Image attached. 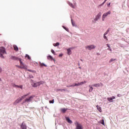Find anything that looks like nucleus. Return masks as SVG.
<instances>
[{"mask_svg": "<svg viewBox=\"0 0 129 129\" xmlns=\"http://www.w3.org/2000/svg\"><path fill=\"white\" fill-rule=\"evenodd\" d=\"M19 61H20L21 66H16L17 67H18V68H21V69H27V66L24 64V63H23V61H22V60L21 59V58H20Z\"/></svg>", "mask_w": 129, "mask_h": 129, "instance_id": "1", "label": "nucleus"}, {"mask_svg": "<svg viewBox=\"0 0 129 129\" xmlns=\"http://www.w3.org/2000/svg\"><path fill=\"white\" fill-rule=\"evenodd\" d=\"M6 53V49H5V48L4 47H0V57L1 58H5V56H4V54Z\"/></svg>", "mask_w": 129, "mask_h": 129, "instance_id": "2", "label": "nucleus"}, {"mask_svg": "<svg viewBox=\"0 0 129 129\" xmlns=\"http://www.w3.org/2000/svg\"><path fill=\"white\" fill-rule=\"evenodd\" d=\"M34 97H35V96H30L28 98H26L25 101L23 102L22 104H24L25 102H31L32 99H33Z\"/></svg>", "mask_w": 129, "mask_h": 129, "instance_id": "3", "label": "nucleus"}, {"mask_svg": "<svg viewBox=\"0 0 129 129\" xmlns=\"http://www.w3.org/2000/svg\"><path fill=\"white\" fill-rule=\"evenodd\" d=\"M75 125L76 126V129H83V126H82V125L78 123L77 121L75 122Z\"/></svg>", "mask_w": 129, "mask_h": 129, "instance_id": "4", "label": "nucleus"}, {"mask_svg": "<svg viewBox=\"0 0 129 129\" xmlns=\"http://www.w3.org/2000/svg\"><path fill=\"white\" fill-rule=\"evenodd\" d=\"M110 14H111V12L110 11L104 13L102 16V21H104V19H105V18H106L108 15H110Z\"/></svg>", "mask_w": 129, "mask_h": 129, "instance_id": "5", "label": "nucleus"}, {"mask_svg": "<svg viewBox=\"0 0 129 129\" xmlns=\"http://www.w3.org/2000/svg\"><path fill=\"white\" fill-rule=\"evenodd\" d=\"M96 48V46L94 45H90L87 46H86V49L88 50H91L92 49H95Z\"/></svg>", "mask_w": 129, "mask_h": 129, "instance_id": "6", "label": "nucleus"}, {"mask_svg": "<svg viewBox=\"0 0 129 129\" xmlns=\"http://www.w3.org/2000/svg\"><path fill=\"white\" fill-rule=\"evenodd\" d=\"M23 98L21 97V98H18L17 100H16L14 103H13V104L14 105H17V104H18V103H20V102H21Z\"/></svg>", "mask_w": 129, "mask_h": 129, "instance_id": "7", "label": "nucleus"}, {"mask_svg": "<svg viewBox=\"0 0 129 129\" xmlns=\"http://www.w3.org/2000/svg\"><path fill=\"white\" fill-rule=\"evenodd\" d=\"M33 87H37V86H40L41 85V82H38L34 83L33 84H32Z\"/></svg>", "mask_w": 129, "mask_h": 129, "instance_id": "8", "label": "nucleus"}, {"mask_svg": "<svg viewBox=\"0 0 129 129\" xmlns=\"http://www.w3.org/2000/svg\"><path fill=\"white\" fill-rule=\"evenodd\" d=\"M113 99H115V97L112 96L110 98H107V100L109 101V102H113Z\"/></svg>", "mask_w": 129, "mask_h": 129, "instance_id": "9", "label": "nucleus"}, {"mask_svg": "<svg viewBox=\"0 0 129 129\" xmlns=\"http://www.w3.org/2000/svg\"><path fill=\"white\" fill-rule=\"evenodd\" d=\"M13 87H16L17 88H21V89H23V86L21 85V86H18L16 84H14L13 85Z\"/></svg>", "mask_w": 129, "mask_h": 129, "instance_id": "10", "label": "nucleus"}, {"mask_svg": "<svg viewBox=\"0 0 129 129\" xmlns=\"http://www.w3.org/2000/svg\"><path fill=\"white\" fill-rule=\"evenodd\" d=\"M21 128L22 129H27V125L23 122L21 125Z\"/></svg>", "mask_w": 129, "mask_h": 129, "instance_id": "11", "label": "nucleus"}, {"mask_svg": "<svg viewBox=\"0 0 129 129\" xmlns=\"http://www.w3.org/2000/svg\"><path fill=\"white\" fill-rule=\"evenodd\" d=\"M66 119L68 121V122H69V123H72V120H71V119H70V117H66Z\"/></svg>", "mask_w": 129, "mask_h": 129, "instance_id": "12", "label": "nucleus"}, {"mask_svg": "<svg viewBox=\"0 0 129 129\" xmlns=\"http://www.w3.org/2000/svg\"><path fill=\"white\" fill-rule=\"evenodd\" d=\"M101 16V15L100 14V13L98 14L95 18V21H97L100 18Z\"/></svg>", "mask_w": 129, "mask_h": 129, "instance_id": "13", "label": "nucleus"}, {"mask_svg": "<svg viewBox=\"0 0 129 129\" xmlns=\"http://www.w3.org/2000/svg\"><path fill=\"white\" fill-rule=\"evenodd\" d=\"M13 48L14 49V50L16 51V52H18V51H19V48L17 45H13Z\"/></svg>", "mask_w": 129, "mask_h": 129, "instance_id": "14", "label": "nucleus"}, {"mask_svg": "<svg viewBox=\"0 0 129 129\" xmlns=\"http://www.w3.org/2000/svg\"><path fill=\"white\" fill-rule=\"evenodd\" d=\"M92 86L93 87H99L100 86V84L99 83L94 84L93 85H92Z\"/></svg>", "mask_w": 129, "mask_h": 129, "instance_id": "15", "label": "nucleus"}, {"mask_svg": "<svg viewBox=\"0 0 129 129\" xmlns=\"http://www.w3.org/2000/svg\"><path fill=\"white\" fill-rule=\"evenodd\" d=\"M96 107L100 112H102V110L101 109V107L100 106L97 105Z\"/></svg>", "mask_w": 129, "mask_h": 129, "instance_id": "16", "label": "nucleus"}, {"mask_svg": "<svg viewBox=\"0 0 129 129\" xmlns=\"http://www.w3.org/2000/svg\"><path fill=\"white\" fill-rule=\"evenodd\" d=\"M67 110V109H66L65 108L60 109V111L61 112H63V113H65Z\"/></svg>", "mask_w": 129, "mask_h": 129, "instance_id": "17", "label": "nucleus"}, {"mask_svg": "<svg viewBox=\"0 0 129 129\" xmlns=\"http://www.w3.org/2000/svg\"><path fill=\"white\" fill-rule=\"evenodd\" d=\"M47 59L48 60H53V61H55V59H53V57H52V56L51 55H49L48 56H47Z\"/></svg>", "mask_w": 129, "mask_h": 129, "instance_id": "18", "label": "nucleus"}, {"mask_svg": "<svg viewBox=\"0 0 129 129\" xmlns=\"http://www.w3.org/2000/svg\"><path fill=\"white\" fill-rule=\"evenodd\" d=\"M67 52H68V55H71V49H70V48H68L67 49Z\"/></svg>", "mask_w": 129, "mask_h": 129, "instance_id": "19", "label": "nucleus"}, {"mask_svg": "<svg viewBox=\"0 0 129 129\" xmlns=\"http://www.w3.org/2000/svg\"><path fill=\"white\" fill-rule=\"evenodd\" d=\"M89 87H90V89L89 90V92H92V91L93 90V88L90 85H89Z\"/></svg>", "mask_w": 129, "mask_h": 129, "instance_id": "20", "label": "nucleus"}, {"mask_svg": "<svg viewBox=\"0 0 129 129\" xmlns=\"http://www.w3.org/2000/svg\"><path fill=\"white\" fill-rule=\"evenodd\" d=\"M40 66L41 67H43V66H44V67H47V65L45 64L44 63H40Z\"/></svg>", "mask_w": 129, "mask_h": 129, "instance_id": "21", "label": "nucleus"}, {"mask_svg": "<svg viewBox=\"0 0 129 129\" xmlns=\"http://www.w3.org/2000/svg\"><path fill=\"white\" fill-rule=\"evenodd\" d=\"M86 83V81L81 82L80 83H79V85H83V84H85Z\"/></svg>", "mask_w": 129, "mask_h": 129, "instance_id": "22", "label": "nucleus"}, {"mask_svg": "<svg viewBox=\"0 0 129 129\" xmlns=\"http://www.w3.org/2000/svg\"><path fill=\"white\" fill-rule=\"evenodd\" d=\"M59 45H60L59 42H56V43L53 44L54 47H57V46H59Z\"/></svg>", "mask_w": 129, "mask_h": 129, "instance_id": "23", "label": "nucleus"}, {"mask_svg": "<svg viewBox=\"0 0 129 129\" xmlns=\"http://www.w3.org/2000/svg\"><path fill=\"white\" fill-rule=\"evenodd\" d=\"M25 57L27 58L28 60H31V57L28 54H26Z\"/></svg>", "mask_w": 129, "mask_h": 129, "instance_id": "24", "label": "nucleus"}, {"mask_svg": "<svg viewBox=\"0 0 129 129\" xmlns=\"http://www.w3.org/2000/svg\"><path fill=\"white\" fill-rule=\"evenodd\" d=\"M116 60V59H115V58H111L109 60V63H111V62H113V61H115Z\"/></svg>", "mask_w": 129, "mask_h": 129, "instance_id": "25", "label": "nucleus"}, {"mask_svg": "<svg viewBox=\"0 0 129 129\" xmlns=\"http://www.w3.org/2000/svg\"><path fill=\"white\" fill-rule=\"evenodd\" d=\"M62 28L67 32H69V29L66 28L65 26H62Z\"/></svg>", "mask_w": 129, "mask_h": 129, "instance_id": "26", "label": "nucleus"}, {"mask_svg": "<svg viewBox=\"0 0 129 129\" xmlns=\"http://www.w3.org/2000/svg\"><path fill=\"white\" fill-rule=\"evenodd\" d=\"M69 5L70 7H71V8H74V6L73 5V4L72 3H69Z\"/></svg>", "mask_w": 129, "mask_h": 129, "instance_id": "27", "label": "nucleus"}, {"mask_svg": "<svg viewBox=\"0 0 129 129\" xmlns=\"http://www.w3.org/2000/svg\"><path fill=\"white\" fill-rule=\"evenodd\" d=\"M71 22H72V24L73 26L74 27V26H75V22L73 21V19L71 20Z\"/></svg>", "mask_w": 129, "mask_h": 129, "instance_id": "28", "label": "nucleus"}, {"mask_svg": "<svg viewBox=\"0 0 129 129\" xmlns=\"http://www.w3.org/2000/svg\"><path fill=\"white\" fill-rule=\"evenodd\" d=\"M12 58L13 60H18V59H19L18 57H16V56H12Z\"/></svg>", "mask_w": 129, "mask_h": 129, "instance_id": "29", "label": "nucleus"}, {"mask_svg": "<svg viewBox=\"0 0 129 129\" xmlns=\"http://www.w3.org/2000/svg\"><path fill=\"white\" fill-rule=\"evenodd\" d=\"M28 95H29V94L24 95L23 96L21 97V98H22V99H24V98H25L26 96H28Z\"/></svg>", "mask_w": 129, "mask_h": 129, "instance_id": "30", "label": "nucleus"}, {"mask_svg": "<svg viewBox=\"0 0 129 129\" xmlns=\"http://www.w3.org/2000/svg\"><path fill=\"white\" fill-rule=\"evenodd\" d=\"M58 91H61V92H62V91H66V90H65V89H59Z\"/></svg>", "mask_w": 129, "mask_h": 129, "instance_id": "31", "label": "nucleus"}, {"mask_svg": "<svg viewBox=\"0 0 129 129\" xmlns=\"http://www.w3.org/2000/svg\"><path fill=\"white\" fill-rule=\"evenodd\" d=\"M104 39H105V40H106V41L108 40V39H107V37H106V36L104 35Z\"/></svg>", "mask_w": 129, "mask_h": 129, "instance_id": "32", "label": "nucleus"}, {"mask_svg": "<svg viewBox=\"0 0 129 129\" xmlns=\"http://www.w3.org/2000/svg\"><path fill=\"white\" fill-rule=\"evenodd\" d=\"M51 53H52V54H54V55H55V51H54V50L51 49Z\"/></svg>", "mask_w": 129, "mask_h": 129, "instance_id": "33", "label": "nucleus"}, {"mask_svg": "<svg viewBox=\"0 0 129 129\" xmlns=\"http://www.w3.org/2000/svg\"><path fill=\"white\" fill-rule=\"evenodd\" d=\"M107 0H105L104 1V2L101 4V6H103V5H104V4H105V3H106Z\"/></svg>", "mask_w": 129, "mask_h": 129, "instance_id": "34", "label": "nucleus"}, {"mask_svg": "<svg viewBox=\"0 0 129 129\" xmlns=\"http://www.w3.org/2000/svg\"><path fill=\"white\" fill-rule=\"evenodd\" d=\"M74 86H75H75H80L79 83H78V84L75 83V84H74Z\"/></svg>", "mask_w": 129, "mask_h": 129, "instance_id": "35", "label": "nucleus"}, {"mask_svg": "<svg viewBox=\"0 0 129 129\" xmlns=\"http://www.w3.org/2000/svg\"><path fill=\"white\" fill-rule=\"evenodd\" d=\"M49 103H54V99L51 101H49Z\"/></svg>", "mask_w": 129, "mask_h": 129, "instance_id": "36", "label": "nucleus"}, {"mask_svg": "<svg viewBox=\"0 0 129 129\" xmlns=\"http://www.w3.org/2000/svg\"><path fill=\"white\" fill-rule=\"evenodd\" d=\"M102 124H103V125H104V120H102V122L101 123Z\"/></svg>", "mask_w": 129, "mask_h": 129, "instance_id": "37", "label": "nucleus"}, {"mask_svg": "<svg viewBox=\"0 0 129 129\" xmlns=\"http://www.w3.org/2000/svg\"><path fill=\"white\" fill-rule=\"evenodd\" d=\"M107 34H108V32H107V31H106V32H105V33L104 34V35H107Z\"/></svg>", "mask_w": 129, "mask_h": 129, "instance_id": "38", "label": "nucleus"}, {"mask_svg": "<svg viewBox=\"0 0 129 129\" xmlns=\"http://www.w3.org/2000/svg\"><path fill=\"white\" fill-rule=\"evenodd\" d=\"M28 71H29V72H34V71H33L31 70H28Z\"/></svg>", "mask_w": 129, "mask_h": 129, "instance_id": "39", "label": "nucleus"}, {"mask_svg": "<svg viewBox=\"0 0 129 129\" xmlns=\"http://www.w3.org/2000/svg\"><path fill=\"white\" fill-rule=\"evenodd\" d=\"M75 87L74 85H72L70 86V87Z\"/></svg>", "mask_w": 129, "mask_h": 129, "instance_id": "40", "label": "nucleus"}, {"mask_svg": "<svg viewBox=\"0 0 129 129\" xmlns=\"http://www.w3.org/2000/svg\"><path fill=\"white\" fill-rule=\"evenodd\" d=\"M107 50H109V51H112V50L111 48H107Z\"/></svg>", "mask_w": 129, "mask_h": 129, "instance_id": "41", "label": "nucleus"}, {"mask_svg": "<svg viewBox=\"0 0 129 129\" xmlns=\"http://www.w3.org/2000/svg\"><path fill=\"white\" fill-rule=\"evenodd\" d=\"M107 46L108 48H110V46H109V44H107Z\"/></svg>", "mask_w": 129, "mask_h": 129, "instance_id": "42", "label": "nucleus"}, {"mask_svg": "<svg viewBox=\"0 0 129 129\" xmlns=\"http://www.w3.org/2000/svg\"><path fill=\"white\" fill-rule=\"evenodd\" d=\"M62 56H63V54H60L59 55V57H62Z\"/></svg>", "mask_w": 129, "mask_h": 129, "instance_id": "43", "label": "nucleus"}, {"mask_svg": "<svg viewBox=\"0 0 129 129\" xmlns=\"http://www.w3.org/2000/svg\"><path fill=\"white\" fill-rule=\"evenodd\" d=\"M110 4H111L110 3H109L108 4H107V7H109V6H110Z\"/></svg>", "mask_w": 129, "mask_h": 129, "instance_id": "44", "label": "nucleus"}, {"mask_svg": "<svg viewBox=\"0 0 129 129\" xmlns=\"http://www.w3.org/2000/svg\"><path fill=\"white\" fill-rule=\"evenodd\" d=\"M2 71H3V70L2 69V68L0 67V73L2 72Z\"/></svg>", "mask_w": 129, "mask_h": 129, "instance_id": "45", "label": "nucleus"}, {"mask_svg": "<svg viewBox=\"0 0 129 129\" xmlns=\"http://www.w3.org/2000/svg\"><path fill=\"white\" fill-rule=\"evenodd\" d=\"M109 31H110V30H109V29H108V30H107L106 32H108V33H109Z\"/></svg>", "mask_w": 129, "mask_h": 129, "instance_id": "46", "label": "nucleus"}, {"mask_svg": "<svg viewBox=\"0 0 129 129\" xmlns=\"http://www.w3.org/2000/svg\"><path fill=\"white\" fill-rule=\"evenodd\" d=\"M117 96L118 97H119L120 96H119V94H118V95H117Z\"/></svg>", "mask_w": 129, "mask_h": 129, "instance_id": "47", "label": "nucleus"}, {"mask_svg": "<svg viewBox=\"0 0 129 129\" xmlns=\"http://www.w3.org/2000/svg\"><path fill=\"white\" fill-rule=\"evenodd\" d=\"M101 86H103V84H102V83H101Z\"/></svg>", "mask_w": 129, "mask_h": 129, "instance_id": "48", "label": "nucleus"}, {"mask_svg": "<svg viewBox=\"0 0 129 129\" xmlns=\"http://www.w3.org/2000/svg\"><path fill=\"white\" fill-rule=\"evenodd\" d=\"M67 87H70V86H67Z\"/></svg>", "mask_w": 129, "mask_h": 129, "instance_id": "49", "label": "nucleus"}, {"mask_svg": "<svg viewBox=\"0 0 129 129\" xmlns=\"http://www.w3.org/2000/svg\"><path fill=\"white\" fill-rule=\"evenodd\" d=\"M0 81H2V79L0 78Z\"/></svg>", "mask_w": 129, "mask_h": 129, "instance_id": "50", "label": "nucleus"}, {"mask_svg": "<svg viewBox=\"0 0 129 129\" xmlns=\"http://www.w3.org/2000/svg\"><path fill=\"white\" fill-rule=\"evenodd\" d=\"M80 69H81V67H79Z\"/></svg>", "mask_w": 129, "mask_h": 129, "instance_id": "51", "label": "nucleus"}]
</instances>
